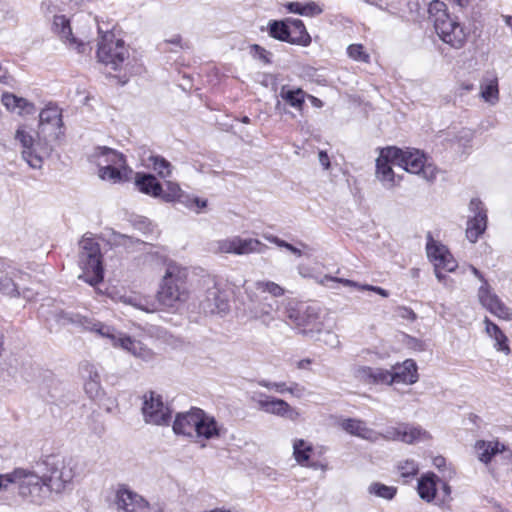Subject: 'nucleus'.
<instances>
[{
	"instance_id": "f257e3e1",
	"label": "nucleus",
	"mask_w": 512,
	"mask_h": 512,
	"mask_svg": "<svg viewBox=\"0 0 512 512\" xmlns=\"http://www.w3.org/2000/svg\"><path fill=\"white\" fill-rule=\"evenodd\" d=\"M430 19L438 37L454 49H461L467 43L469 31L456 16L448 13L446 4L433 1L429 6Z\"/></svg>"
},
{
	"instance_id": "f03ea898",
	"label": "nucleus",
	"mask_w": 512,
	"mask_h": 512,
	"mask_svg": "<svg viewBox=\"0 0 512 512\" xmlns=\"http://www.w3.org/2000/svg\"><path fill=\"white\" fill-rule=\"evenodd\" d=\"M78 265L82 270L79 279L91 286H97L103 281L104 268L100 245L87 234L79 241Z\"/></svg>"
},
{
	"instance_id": "7ed1b4c3",
	"label": "nucleus",
	"mask_w": 512,
	"mask_h": 512,
	"mask_svg": "<svg viewBox=\"0 0 512 512\" xmlns=\"http://www.w3.org/2000/svg\"><path fill=\"white\" fill-rule=\"evenodd\" d=\"M43 463L47 487L55 493L63 492L75 476L72 460L58 455H49Z\"/></svg>"
},
{
	"instance_id": "20e7f679",
	"label": "nucleus",
	"mask_w": 512,
	"mask_h": 512,
	"mask_svg": "<svg viewBox=\"0 0 512 512\" xmlns=\"http://www.w3.org/2000/svg\"><path fill=\"white\" fill-rule=\"evenodd\" d=\"M184 276L175 265H169L163 277L162 285L158 291L159 302L166 307H174L177 303L185 302L188 293Z\"/></svg>"
},
{
	"instance_id": "39448f33",
	"label": "nucleus",
	"mask_w": 512,
	"mask_h": 512,
	"mask_svg": "<svg viewBox=\"0 0 512 512\" xmlns=\"http://www.w3.org/2000/svg\"><path fill=\"white\" fill-rule=\"evenodd\" d=\"M141 412L146 424L168 426L172 419V409L163 401L160 394L146 392L142 397Z\"/></svg>"
},
{
	"instance_id": "423d86ee",
	"label": "nucleus",
	"mask_w": 512,
	"mask_h": 512,
	"mask_svg": "<svg viewBox=\"0 0 512 512\" xmlns=\"http://www.w3.org/2000/svg\"><path fill=\"white\" fill-rule=\"evenodd\" d=\"M128 56L129 52L123 40H114V35L109 31L102 35L97 50V57L101 63L117 70L122 67Z\"/></svg>"
},
{
	"instance_id": "0eeeda50",
	"label": "nucleus",
	"mask_w": 512,
	"mask_h": 512,
	"mask_svg": "<svg viewBox=\"0 0 512 512\" xmlns=\"http://www.w3.org/2000/svg\"><path fill=\"white\" fill-rule=\"evenodd\" d=\"M55 319L60 325H72L76 328L96 332L102 337L108 339H115L113 327L98 322L88 316H84L73 311L60 310L56 313Z\"/></svg>"
},
{
	"instance_id": "6e6552de",
	"label": "nucleus",
	"mask_w": 512,
	"mask_h": 512,
	"mask_svg": "<svg viewBox=\"0 0 512 512\" xmlns=\"http://www.w3.org/2000/svg\"><path fill=\"white\" fill-rule=\"evenodd\" d=\"M21 479L18 481L19 495L34 504H42L52 492L46 484L45 477H40L33 471L23 469Z\"/></svg>"
},
{
	"instance_id": "1a4fd4ad",
	"label": "nucleus",
	"mask_w": 512,
	"mask_h": 512,
	"mask_svg": "<svg viewBox=\"0 0 512 512\" xmlns=\"http://www.w3.org/2000/svg\"><path fill=\"white\" fill-rule=\"evenodd\" d=\"M469 216L466 227V237L471 243H476L487 228V210L479 198H472L469 203Z\"/></svg>"
},
{
	"instance_id": "9d476101",
	"label": "nucleus",
	"mask_w": 512,
	"mask_h": 512,
	"mask_svg": "<svg viewBox=\"0 0 512 512\" xmlns=\"http://www.w3.org/2000/svg\"><path fill=\"white\" fill-rule=\"evenodd\" d=\"M267 246L257 239H243L239 236L217 241V250L221 253L246 255L250 253H263Z\"/></svg>"
},
{
	"instance_id": "9b49d317",
	"label": "nucleus",
	"mask_w": 512,
	"mask_h": 512,
	"mask_svg": "<svg viewBox=\"0 0 512 512\" xmlns=\"http://www.w3.org/2000/svg\"><path fill=\"white\" fill-rule=\"evenodd\" d=\"M253 401L257 404L258 409L289 420H296L300 413L296 408L292 407L286 401L259 393L257 397H253Z\"/></svg>"
},
{
	"instance_id": "f8f14e48",
	"label": "nucleus",
	"mask_w": 512,
	"mask_h": 512,
	"mask_svg": "<svg viewBox=\"0 0 512 512\" xmlns=\"http://www.w3.org/2000/svg\"><path fill=\"white\" fill-rule=\"evenodd\" d=\"M115 504L118 510L124 512H150L148 501L127 485H119L116 490Z\"/></svg>"
},
{
	"instance_id": "ddd939ff",
	"label": "nucleus",
	"mask_w": 512,
	"mask_h": 512,
	"mask_svg": "<svg viewBox=\"0 0 512 512\" xmlns=\"http://www.w3.org/2000/svg\"><path fill=\"white\" fill-rule=\"evenodd\" d=\"M427 256L433 262L434 268L453 272L458 267L457 261L443 244L435 241L430 234L427 236Z\"/></svg>"
},
{
	"instance_id": "4468645a",
	"label": "nucleus",
	"mask_w": 512,
	"mask_h": 512,
	"mask_svg": "<svg viewBox=\"0 0 512 512\" xmlns=\"http://www.w3.org/2000/svg\"><path fill=\"white\" fill-rule=\"evenodd\" d=\"M401 167L409 173L421 175L427 181L436 177V167L426 163L424 154L419 150L406 151Z\"/></svg>"
},
{
	"instance_id": "2eb2a0df",
	"label": "nucleus",
	"mask_w": 512,
	"mask_h": 512,
	"mask_svg": "<svg viewBox=\"0 0 512 512\" xmlns=\"http://www.w3.org/2000/svg\"><path fill=\"white\" fill-rule=\"evenodd\" d=\"M200 307L205 313L225 315L230 309L228 295L219 286L213 285L206 290Z\"/></svg>"
},
{
	"instance_id": "dca6fc26",
	"label": "nucleus",
	"mask_w": 512,
	"mask_h": 512,
	"mask_svg": "<svg viewBox=\"0 0 512 512\" xmlns=\"http://www.w3.org/2000/svg\"><path fill=\"white\" fill-rule=\"evenodd\" d=\"M383 438L392 441H402L412 444L416 441H423L430 438L429 433L421 427L401 424L398 427H390L383 434Z\"/></svg>"
},
{
	"instance_id": "f3484780",
	"label": "nucleus",
	"mask_w": 512,
	"mask_h": 512,
	"mask_svg": "<svg viewBox=\"0 0 512 512\" xmlns=\"http://www.w3.org/2000/svg\"><path fill=\"white\" fill-rule=\"evenodd\" d=\"M199 415L201 409L192 408L185 413H178L173 422V431L177 435L192 437L199 427Z\"/></svg>"
},
{
	"instance_id": "a211bd4d",
	"label": "nucleus",
	"mask_w": 512,
	"mask_h": 512,
	"mask_svg": "<svg viewBox=\"0 0 512 512\" xmlns=\"http://www.w3.org/2000/svg\"><path fill=\"white\" fill-rule=\"evenodd\" d=\"M15 139L22 145V158L33 169H40L43 164V157L33 145V138L24 129H18L15 134Z\"/></svg>"
},
{
	"instance_id": "6ab92c4d",
	"label": "nucleus",
	"mask_w": 512,
	"mask_h": 512,
	"mask_svg": "<svg viewBox=\"0 0 512 512\" xmlns=\"http://www.w3.org/2000/svg\"><path fill=\"white\" fill-rule=\"evenodd\" d=\"M316 281H317V283L327 286L332 289L336 288L337 284H343L344 286L355 287L360 290L373 291L385 298L389 296V291H387L379 286H373V285H368V284L360 285L359 283H357L355 281H352L349 279H344V278L333 277L330 275H324L323 277L316 278Z\"/></svg>"
},
{
	"instance_id": "aec40b11",
	"label": "nucleus",
	"mask_w": 512,
	"mask_h": 512,
	"mask_svg": "<svg viewBox=\"0 0 512 512\" xmlns=\"http://www.w3.org/2000/svg\"><path fill=\"white\" fill-rule=\"evenodd\" d=\"M134 184L141 193L153 198H159L162 195V185L153 174L136 173Z\"/></svg>"
},
{
	"instance_id": "412c9836",
	"label": "nucleus",
	"mask_w": 512,
	"mask_h": 512,
	"mask_svg": "<svg viewBox=\"0 0 512 512\" xmlns=\"http://www.w3.org/2000/svg\"><path fill=\"white\" fill-rule=\"evenodd\" d=\"M393 383L414 384L418 381L417 365L414 360L407 359L394 367Z\"/></svg>"
},
{
	"instance_id": "4be33fe9",
	"label": "nucleus",
	"mask_w": 512,
	"mask_h": 512,
	"mask_svg": "<svg viewBox=\"0 0 512 512\" xmlns=\"http://www.w3.org/2000/svg\"><path fill=\"white\" fill-rule=\"evenodd\" d=\"M440 478L434 473H427L418 480V494L420 498L428 503L436 500V492Z\"/></svg>"
},
{
	"instance_id": "5701e85b",
	"label": "nucleus",
	"mask_w": 512,
	"mask_h": 512,
	"mask_svg": "<svg viewBox=\"0 0 512 512\" xmlns=\"http://www.w3.org/2000/svg\"><path fill=\"white\" fill-rule=\"evenodd\" d=\"M53 30L59 37L71 45H76L78 52L82 53L85 50L83 43H78L72 34L69 20L64 15H56L53 20Z\"/></svg>"
},
{
	"instance_id": "b1692460",
	"label": "nucleus",
	"mask_w": 512,
	"mask_h": 512,
	"mask_svg": "<svg viewBox=\"0 0 512 512\" xmlns=\"http://www.w3.org/2000/svg\"><path fill=\"white\" fill-rule=\"evenodd\" d=\"M484 324L485 332L490 338L494 340V348L497 351L504 353L505 355H509L511 353V349L508 343V337L504 334L500 327L492 322L488 317H485Z\"/></svg>"
},
{
	"instance_id": "393cba45",
	"label": "nucleus",
	"mask_w": 512,
	"mask_h": 512,
	"mask_svg": "<svg viewBox=\"0 0 512 512\" xmlns=\"http://www.w3.org/2000/svg\"><path fill=\"white\" fill-rule=\"evenodd\" d=\"M480 97L490 105H496L499 101L498 78L495 74L485 75L480 83Z\"/></svg>"
},
{
	"instance_id": "a878e982",
	"label": "nucleus",
	"mask_w": 512,
	"mask_h": 512,
	"mask_svg": "<svg viewBox=\"0 0 512 512\" xmlns=\"http://www.w3.org/2000/svg\"><path fill=\"white\" fill-rule=\"evenodd\" d=\"M474 449L479 461L488 464L496 454L505 450V446L499 441L478 440L474 445Z\"/></svg>"
},
{
	"instance_id": "bb28decb",
	"label": "nucleus",
	"mask_w": 512,
	"mask_h": 512,
	"mask_svg": "<svg viewBox=\"0 0 512 512\" xmlns=\"http://www.w3.org/2000/svg\"><path fill=\"white\" fill-rule=\"evenodd\" d=\"M359 376L369 384H392V372L383 368L361 367L358 370Z\"/></svg>"
},
{
	"instance_id": "cd10ccee",
	"label": "nucleus",
	"mask_w": 512,
	"mask_h": 512,
	"mask_svg": "<svg viewBox=\"0 0 512 512\" xmlns=\"http://www.w3.org/2000/svg\"><path fill=\"white\" fill-rule=\"evenodd\" d=\"M290 44L299 46H308L311 43V37L306 30V27L302 20L288 18Z\"/></svg>"
},
{
	"instance_id": "c85d7f7f",
	"label": "nucleus",
	"mask_w": 512,
	"mask_h": 512,
	"mask_svg": "<svg viewBox=\"0 0 512 512\" xmlns=\"http://www.w3.org/2000/svg\"><path fill=\"white\" fill-rule=\"evenodd\" d=\"M94 157L98 158V166H125V156L108 147H97L94 153Z\"/></svg>"
},
{
	"instance_id": "c756f323",
	"label": "nucleus",
	"mask_w": 512,
	"mask_h": 512,
	"mask_svg": "<svg viewBox=\"0 0 512 512\" xmlns=\"http://www.w3.org/2000/svg\"><path fill=\"white\" fill-rule=\"evenodd\" d=\"M279 95L291 107L298 111L303 110L307 94L301 88H290L288 85H283Z\"/></svg>"
},
{
	"instance_id": "7c9ffc66",
	"label": "nucleus",
	"mask_w": 512,
	"mask_h": 512,
	"mask_svg": "<svg viewBox=\"0 0 512 512\" xmlns=\"http://www.w3.org/2000/svg\"><path fill=\"white\" fill-rule=\"evenodd\" d=\"M199 427L196 436L211 439L219 436V427L214 417L208 416L202 409L199 415Z\"/></svg>"
},
{
	"instance_id": "2f4dec72",
	"label": "nucleus",
	"mask_w": 512,
	"mask_h": 512,
	"mask_svg": "<svg viewBox=\"0 0 512 512\" xmlns=\"http://www.w3.org/2000/svg\"><path fill=\"white\" fill-rule=\"evenodd\" d=\"M24 274L20 271H13L5 276L0 275V293L11 298L20 297V290L16 279L21 278Z\"/></svg>"
},
{
	"instance_id": "473e14b6",
	"label": "nucleus",
	"mask_w": 512,
	"mask_h": 512,
	"mask_svg": "<svg viewBox=\"0 0 512 512\" xmlns=\"http://www.w3.org/2000/svg\"><path fill=\"white\" fill-rule=\"evenodd\" d=\"M376 177L387 189L395 187L401 180V177L396 179L391 164H387L386 162H379V159L376 160Z\"/></svg>"
},
{
	"instance_id": "72a5a7b5",
	"label": "nucleus",
	"mask_w": 512,
	"mask_h": 512,
	"mask_svg": "<svg viewBox=\"0 0 512 512\" xmlns=\"http://www.w3.org/2000/svg\"><path fill=\"white\" fill-rule=\"evenodd\" d=\"M129 173H131V169H129L126 164L125 166H100L98 172L102 180H109L113 183L127 179Z\"/></svg>"
},
{
	"instance_id": "f704fd0d",
	"label": "nucleus",
	"mask_w": 512,
	"mask_h": 512,
	"mask_svg": "<svg viewBox=\"0 0 512 512\" xmlns=\"http://www.w3.org/2000/svg\"><path fill=\"white\" fill-rule=\"evenodd\" d=\"M301 318L304 320L301 326L304 327V334H311L313 337L316 329L319 328V313L318 308L314 306H304L301 305Z\"/></svg>"
},
{
	"instance_id": "c9c22d12",
	"label": "nucleus",
	"mask_w": 512,
	"mask_h": 512,
	"mask_svg": "<svg viewBox=\"0 0 512 512\" xmlns=\"http://www.w3.org/2000/svg\"><path fill=\"white\" fill-rule=\"evenodd\" d=\"M268 33L272 38L290 43V32L288 18L284 20H271L268 23Z\"/></svg>"
},
{
	"instance_id": "e433bc0d",
	"label": "nucleus",
	"mask_w": 512,
	"mask_h": 512,
	"mask_svg": "<svg viewBox=\"0 0 512 512\" xmlns=\"http://www.w3.org/2000/svg\"><path fill=\"white\" fill-rule=\"evenodd\" d=\"M46 124L56 127H60L62 125V115L58 107L49 105L41 110L39 114V128L42 132L44 131V126Z\"/></svg>"
},
{
	"instance_id": "4c0bfd02",
	"label": "nucleus",
	"mask_w": 512,
	"mask_h": 512,
	"mask_svg": "<svg viewBox=\"0 0 512 512\" xmlns=\"http://www.w3.org/2000/svg\"><path fill=\"white\" fill-rule=\"evenodd\" d=\"M477 297L480 304L489 312H491L495 305L501 301V299L492 291L489 283L481 284L477 292Z\"/></svg>"
},
{
	"instance_id": "58836bf2",
	"label": "nucleus",
	"mask_w": 512,
	"mask_h": 512,
	"mask_svg": "<svg viewBox=\"0 0 512 512\" xmlns=\"http://www.w3.org/2000/svg\"><path fill=\"white\" fill-rule=\"evenodd\" d=\"M342 428L355 436L368 439L372 434V430L366 427L365 423L357 419H345L342 422Z\"/></svg>"
},
{
	"instance_id": "ea45409f",
	"label": "nucleus",
	"mask_w": 512,
	"mask_h": 512,
	"mask_svg": "<svg viewBox=\"0 0 512 512\" xmlns=\"http://www.w3.org/2000/svg\"><path fill=\"white\" fill-rule=\"evenodd\" d=\"M406 151H403L397 147L391 146L383 148L380 151V155L377 159L379 162H386L391 165L402 166Z\"/></svg>"
},
{
	"instance_id": "a19ab883",
	"label": "nucleus",
	"mask_w": 512,
	"mask_h": 512,
	"mask_svg": "<svg viewBox=\"0 0 512 512\" xmlns=\"http://www.w3.org/2000/svg\"><path fill=\"white\" fill-rule=\"evenodd\" d=\"M166 189H162V195H160L159 198H161L165 202H173V201H180L185 202V198H188V195H186L180 188L179 184L172 181H167L165 183Z\"/></svg>"
},
{
	"instance_id": "79ce46f5",
	"label": "nucleus",
	"mask_w": 512,
	"mask_h": 512,
	"mask_svg": "<svg viewBox=\"0 0 512 512\" xmlns=\"http://www.w3.org/2000/svg\"><path fill=\"white\" fill-rule=\"evenodd\" d=\"M368 493L385 500H392L397 493V488L394 486H387L380 482H373L368 487Z\"/></svg>"
},
{
	"instance_id": "37998d69",
	"label": "nucleus",
	"mask_w": 512,
	"mask_h": 512,
	"mask_svg": "<svg viewBox=\"0 0 512 512\" xmlns=\"http://www.w3.org/2000/svg\"><path fill=\"white\" fill-rule=\"evenodd\" d=\"M293 454L296 461L304 465L310 457V452L312 451V447L308 445L304 440H296L293 445Z\"/></svg>"
},
{
	"instance_id": "c03bdc74",
	"label": "nucleus",
	"mask_w": 512,
	"mask_h": 512,
	"mask_svg": "<svg viewBox=\"0 0 512 512\" xmlns=\"http://www.w3.org/2000/svg\"><path fill=\"white\" fill-rule=\"evenodd\" d=\"M149 161L152 164V168L158 173L160 177L166 178L171 175L172 165L164 157L159 155L151 156Z\"/></svg>"
},
{
	"instance_id": "a18cd8bd",
	"label": "nucleus",
	"mask_w": 512,
	"mask_h": 512,
	"mask_svg": "<svg viewBox=\"0 0 512 512\" xmlns=\"http://www.w3.org/2000/svg\"><path fill=\"white\" fill-rule=\"evenodd\" d=\"M115 339H110L113 345L120 346L123 349L131 352L132 354L137 353V347H139V341L132 339L129 336L117 333L114 329Z\"/></svg>"
},
{
	"instance_id": "49530a36",
	"label": "nucleus",
	"mask_w": 512,
	"mask_h": 512,
	"mask_svg": "<svg viewBox=\"0 0 512 512\" xmlns=\"http://www.w3.org/2000/svg\"><path fill=\"white\" fill-rule=\"evenodd\" d=\"M23 474V468H16L11 473L0 474V491H6L12 483H18Z\"/></svg>"
},
{
	"instance_id": "de8ad7c7",
	"label": "nucleus",
	"mask_w": 512,
	"mask_h": 512,
	"mask_svg": "<svg viewBox=\"0 0 512 512\" xmlns=\"http://www.w3.org/2000/svg\"><path fill=\"white\" fill-rule=\"evenodd\" d=\"M273 307L268 303H261L258 307L251 309L252 318L260 319L268 324L273 318L270 316Z\"/></svg>"
},
{
	"instance_id": "09e8293b",
	"label": "nucleus",
	"mask_w": 512,
	"mask_h": 512,
	"mask_svg": "<svg viewBox=\"0 0 512 512\" xmlns=\"http://www.w3.org/2000/svg\"><path fill=\"white\" fill-rule=\"evenodd\" d=\"M256 288L262 292H267L274 297H280L284 294V289L272 281H258L256 282Z\"/></svg>"
},
{
	"instance_id": "8fccbe9b",
	"label": "nucleus",
	"mask_w": 512,
	"mask_h": 512,
	"mask_svg": "<svg viewBox=\"0 0 512 512\" xmlns=\"http://www.w3.org/2000/svg\"><path fill=\"white\" fill-rule=\"evenodd\" d=\"M316 333L318 334L316 338L317 341L323 342L325 345L331 348L339 346L340 341L338 339V336L334 332H331L329 330L323 331L320 328H317Z\"/></svg>"
},
{
	"instance_id": "3c124183",
	"label": "nucleus",
	"mask_w": 512,
	"mask_h": 512,
	"mask_svg": "<svg viewBox=\"0 0 512 512\" xmlns=\"http://www.w3.org/2000/svg\"><path fill=\"white\" fill-rule=\"evenodd\" d=\"M398 470L403 478H410L418 473L419 467L414 460H405L398 464Z\"/></svg>"
},
{
	"instance_id": "603ef678",
	"label": "nucleus",
	"mask_w": 512,
	"mask_h": 512,
	"mask_svg": "<svg viewBox=\"0 0 512 512\" xmlns=\"http://www.w3.org/2000/svg\"><path fill=\"white\" fill-rule=\"evenodd\" d=\"M347 53L350 58L356 61L368 63L370 56L364 51V47L361 44H352L348 47Z\"/></svg>"
},
{
	"instance_id": "864d4df0",
	"label": "nucleus",
	"mask_w": 512,
	"mask_h": 512,
	"mask_svg": "<svg viewBox=\"0 0 512 512\" xmlns=\"http://www.w3.org/2000/svg\"><path fill=\"white\" fill-rule=\"evenodd\" d=\"M490 313L506 321L512 320V309L506 306L502 300L495 305Z\"/></svg>"
},
{
	"instance_id": "5fc2aeb1",
	"label": "nucleus",
	"mask_w": 512,
	"mask_h": 512,
	"mask_svg": "<svg viewBox=\"0 0 512 512\" xmlns=\"http://www.w3.org/2000/svg\"><path fill=\"white\" fill-rule=\"evenodd\" d=\"M439 484H441V496H436V504L439 507H445L451 500V487L443 481Z\"/></svg>"
},
{
	"instance_id": "6e6d98bb",
	"label": "nucleus",
	"mask_w": 512,
	"mask_h": 512,
	"mask_svg": "<svg viewBox=\"0 0 512 512\" xmlns=\"http://www.w3.org/2000/svg\"><path fill=\"white\" fill-rule=\"evenodd\" d=\"M19 98L13 93L5 92L2 94L1 102L7 108V110L11 112H15L17 110V104H19Z\"/></svg>"
},
{
	"instance_id": "4d7b16f0",
	"label": "nucleus",
	"mask_w": 512,
	"mask_h": 512,
	"mask_svg": "<svg viewBox=\"0 0 512 512\" xmlns=\"http://www.w3.org/2000/svg\"><path fill=\"white\" fill-rule=\"evenodd\" d=\"M15 112L19 115H31L36 112V106L27 99L20 97L19 104H17V110Z\"/></svg>"
},
{
	"instance_id": "13d9d810",
	"label": "nucleus",
	"mask_w": 512,
	"mask_h": 512,
	"mask_svg": "<svg viewBox=\"0 0 512 512\" xmlns=\"http://www.w3.org/2000/svg\"><path fill=\"white\" fill-rule=\"evenodd\" d=\"M322 12H323L322 7L313 1L305 2L303 4V15L302 16L314 17L317 15H320Z\"/></svg>"
},
{
	"instance_id": "bf43d9fd",
	"label": "nucleus",
	"mask_w": 512,
	"mask_h": 512,
	"mask_svg": "<svg viewBox=\"0 0 512 512\" xmlns=\"http://www.w3.org/2000/svg\"><path fill=\"white\" fill-rule=\"evenodd\" d=\"M251 51L253 52L255 57H258L264 63L269 64L271 62L270 55L271 53L267 51L265 48L261 47L258 44H253L251 46Z\"/></svg>"
},
{
	"instance_id": "052dcab7",
	"label": "nucleus",
	"mask_w": 512,
	"mask_h": 512,
	"mask_svg": "<svg viewBox=\"0 0 512 512\" xmlns=\"http://www.w3.org/2000/svg\"><path fill=\"white\" fill-rule=\"evenodd\" d=\"M85 391L91 398L98 397L101 391L100 382L96 380H88L85 383Z\"/></svg>"
},
{
	"instance_id": "680f3d73",
	"label": "nucleus",
	"mask_w": 512,
	"mask_h": 512,
	"mask_svg": "<svg viewBox=\"0 0 512 512\" xmlns=\"http://www.w3.org/2000/svg\"><path fill=\"white\" fill-rule=\"evenodd\" d=\"M258 384L267 389H274L276 392L281 393V394L286 392L285 382H270L267 380H260L258 382Z\"/></svg>"
},
{
	"instance_id": "e2e57ef3",
	"label": "nucleus",
	"mask_w": 512,
	"mask_h": 512,
	"mask_svg": "<svg viewBox=\"0 0 512 512\" xmlns=\"http://www.w3.org/2000/svg\"><path fill=\"white\" fill-rule=\"evenodd\" d=\"M288 318L297 326L302 325L304 320L301 318V306L288 309Z\"/></svg>"
},
{
	"instance_id": "0e129e2a",
	"label": "nucleus",
	"mask_w": 512,
	"mask_h": 512,
	"mask_svg": "<svg viewBox=\"0 0 512 512\" xmlns=\"http://www.w3.org/2000/svg\"><path fill=\"white\" fill-rule=\"evenodd\" d=\"M187 207H192L196 205L198 208L203 209L207 206V200L200 199L198 197H190L185 198V202H183Z\"/></svg>"
},
{
	"instance_id": "69168bd1",
	"label": "nucleus",
	"mask_w": 512,
	"mask_h": 512,
	"mask_svg": "<svg viewBox=\"0 0 512 512\" xmlns=\"http://www.w3.org/2000/svg\"><path fill=\"white\" fill-rule=\"evenodd\" d=\"M303 4L304 2H288L287 4H285V7L286 9L290 12V13H295V14H299V15H303Z\"/></svg>"
},
{
	"instance_id": "338daca9",
	"label": "nucleus",
	"mask_w": 512,
	"mask_h": 512,
	"mask_svg": "<svg viewBox=\"0 0 512 512\" xmlns=\"http://www.w3.org/2000/svg\"><path fill=\"white\" fill-rule=\"evenodd\" d=\"M133 355H135L145 361H150L153 358L152 351L147 348L142 347L140 342H139V347H137V353H134Z\"/></svg>"
},
{
	"instance_id": "774afa93",
	"label": "nucleus",
	"mask_w": 512,
	"mask_h": 512,
	"mask_svg": "<svg viewBox=\"0 0 512 512\" xmlns=\"http://www.w3.org/2000/svg\"><path fill=\"white\" fill-rule=\"evenodd\" d=\"M398 312L399 316L403 319L410 321H414L416 319V314L411 308L402 306L398 308Z\"/></svg>"
}]
</instances>
